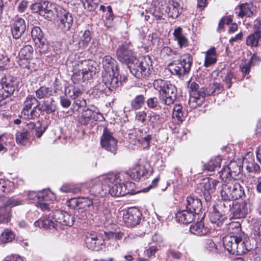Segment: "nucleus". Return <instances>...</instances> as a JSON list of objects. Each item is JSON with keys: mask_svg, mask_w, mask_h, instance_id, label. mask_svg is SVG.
Listing matches in <instances>:
<instances>
[{"mask_svg": "<svg viewBox=\"0 0 261 261\" xmlns=\"http://www.w3.org/2000/svg\"><path fill=\"white\" fill-rule=\"evenodd\" d=\"M117 177L114 173L101 176L89 184L87 189L91 196L104 197L110 194L112 196H123L129 193V190L118 186Z\"/></svg>", "mask_w": 261, "mask_h": 261, "instance_id": "nucleus-1", "label": "nucleus"}, {"mask_svg": "<svg viewBox=\"0 0 261 261\" xmlns=\"http://www.w3.org/2000/svg\"><path fill=\"white\" fill-rule=\"evenodd\" d=\"M15 189L14 183L9 180L0 179V223H7L10 220L11 210L8 207L22 205L24 202L13 197L8 198L3 196V193H9Z\"/></svg>", "mask_w": 261, "mask_h": 261, "instance_id": "nucleus-2", "label": "nucleus"}, {"mask_svg": "<svg viewBox=\"0 0 261 261\" xmlns=\"http://www.w3.org/2000/svg\"><path fill=\"white\" fill-rule=\"evenodd\" d=\"M153 86L159 92V99L162 103L169 106L176 99V88L170 82L161 79H156L154 81Z\"/></svg>", "mask_w": 261, "mask_h": 261, "instance_id": "nucleus-3", "label": "nucleus"}, {"mask_svg": "<svg viewBox=\"0 0 261 261\" xmlns=\"http://www.w3.org/2000/svg\"><path fill=\"white\" fill-rule=\"evenodd\" d=\"M221 196L225 201H231L241 198L245 195L243 187L237 179L229 178L222 180Z\"/></svg>", "mask_w": 261, "mask_h": 261, "instance_id": "nucleus-4", "label": "nucleus"}, {"mask_svg": "<svg viewBox=\"0 0 261 261\" xmlns=\"http://www.w3.org/2000/svg\"><path fill=\"white\" fill-rule=\"evenodd\" d=\"M27 196L29 200L37 199L36 206L43 211H49L53 207V202L56 199L55 194L49 190H43L38 192L29 191Z\"/></svg>", "mask_w": 261, "mask_h": 261, "instance_id": "nucleus-5", "label": "nucleus"}, {"mask_svg": "<svg viewBox=\"0 0 261 261\" xmlns=\"http://www.w3.org/2000/svg\"><path fill=\"white\" fill-rule=\"evenodd\" d=\"M93 62L91 60L78 61L74 67L72 79L79 82H84L92 78L97 72V69L93 66Z\"/></svg>", "mask_w": 261, "mask_h": 261, "instance_id": "nucleus-6", "label": "nucleus"}, {"mask_svg": "<svg viewBox=\"0 0 261 261\" xmlns=\"http://www.w3.org/2000/svg\"><path fill=\"white\" fill-rule=\"evenodd\" d=\"M148 172L144 169V167L140 165H136L129 170L115 174L117 177V181L118 186L126 188L127 185H132V182H127L129 178L135 180H139L141 178L146 176Z\"/></svg>", "mask_w": 261, "mask_h": 261, "instance_id": "nucleus-7", "label": "nucleus"}, {"mask_svg": "<svg viewBox=\"0 0 261 261\" xmlns=\"http://www.w3.org/2000/svg\"><path fill=\"white\" fill-rule=\"evenodd\" d=\"M192 63V57L190 54H186L170 63L168 67L172 74L180 77L189 72Z\"/></svg>", "mask_w": 261, "mask_h": 261, "instance_id": "nucleus-8", "label": "nucleus"}, {"mask_svg": "<svg viewBox=\"0 0 261 261\" xmlns=\"http://www.w3.org/2000/svg\"><path fill=\"white\" fill-rule=\"evenodd\" d=\"M141 60L135 58L127 66L133 75L137 78H143L149 74L151 65L150 58Z\"/></svg>", "mask_w": 261, "mask_h": 261, "instance_id": "nucleus-9", "label": "nucleus"}, {"mask_svg": "<svg viewBox=\"0 0 261 261\" xmlns=\"http://www.w3.org/2000/svg\"><path fill=\"white\" fill-rule=\"evenodd\" d=\"M19 90V82L12 75L5 76L0 80V97L4 99L11 97Z\"/></svg>", "mask_w": 261, "mask_h": 261, "instance_id": "nucleus-10", "label": "nucleus"}, {"mask_svg": "<svg viewBox=\"0 0 261 261\" xmlns=\"http://www.w3.org/2000/svg\"><path fill=\"white\" fill-rule=\"evenodd\" d=\"M243 166V160L231 161L219 172L220 177L222 180L237 179L236 177L241 174Z\"/></svg>", "mask_w": 261, "mask_h": 261, "instance_id": "nucleus-11", "label": "nucleus"}, {"mask_svg": "<svg viewBox=\"0 0 261 261\" xmlns=\"http://www.w3.org/2000/svg\"><path fill=\"white\" fill-rule=\"evenodd\" d=\"M102 82L110 90L116 89L121 84V75L118 71H102Z\"/></svg>", "mask_w": 261, "mask_h": 261, "instance_id": "nucleus-12", "label": "nucleus"}, {"mask_svg": "<svg viewBox=\"0 0 261 261\" xmlns=\"http://www.w3.org/2000/svg\"><path fill=\"white\" fill-rule=\"evenodd\" d=\"M117 142V140L112 134L105 128L100 139V145L102 148L115 155L118 149Z\"/></svg>", "mask_w": 261, "mask_h": 261, "instance_id": "nucleus-13", "label": "nucleus"}, {"mask_svg": "<svg viewBox=\"0 0 261 261\" xmlns=\"http://www.w3.org/2000/svg\"><path fill=\"white\" fill-rule=\"evenodd\" d=\"M129 43H125L120 45L116 50L117 59L126 65L129 64L136 57L133 54Z\"/></svg>", "mask_w": 261, "mask_h": 261, "instance_id": "nucleus-14", "label": "nucleus"}, {"mask_svg": "<svg viewBox=\"0 0 261 261\" xmlns=\"http://www.w3.org/2000/svg\"><path fill=\"white\" fill-rule=\"evenodd\" d=\"M251 208L248 200L233 203L231 213L235 219H241L246 217L250 212Z\"/></svg>", "mask_w": 261, "mask_h": 261, "instance_id": "nucleus-15", "label": "nucleus"}, {"mask_svg": "<svg viewBox=\"0 0 261 261\" xmlns=\"http://www.w3.org/2000/svg\"><path fill=\"white\" fill-rule=\"evenodd\" d=\"M220 184V181L212 178H208L203 180L202 184L200 185L201 190L206 201L211 200L212 193H214L216 187Z\"/></svg>", "mask_w": 261, "mask_h": 261, "instance_id": "nucleus-16", "label": "nucleus"}, {"mask_svg": "<svg viewBox=\"0 0 261 261\" xmlns=\"http://www.w3.org/2000/svg\"><path fill=\"white\" fill-rule=\"evenodd\" d=\"M142 213L135 207L129 208L123 214V220L128 227H134L138 225L141 219Z\"/></svg>", "mask_w": 261, "mask_h": 261, "instance_id": "nucleus-17", "label": "nucleus"}, {"mask_svg": "<svg viewBox=\"0 0 261 261\" xmlns=\"http://www.w3.org/2000/svg\"><path fill=\"white\" fill-rule=\"evenodd\" d=\"M53 219L56 224L62 225L71 226L73 225L75 218L72 215L60 210H57L52 215Z\"/></svg>", "mask_w": 261, "mask_h": 261, "instance_id": "nucleus-18", "label": "nucleus"}, {"mask_svg": "<svg viewBox=\"0 0 261 261\" xmlns=\"http://www.w3.org/2000/svg\"><path fill=\"white\" fill-rule=\"evenodd\" d=\"M10 27L13 38L18 39L25 32L27 25L23 19L16 17L13 20Z\"/></svg>", "mask_w": 261, "mask_h": 261, "instance_id": "nucleus-19", "label": "nucleus"}, {"mask_svg": "<svg viewBox=\"0 0 261 261\" xmlns=\"http://www.w3.org/2000/svg\"><path fill=\"white\" fill-rule=\"evenodd\" d=\"M85 243L88 249L98 251L102 249L105 241L100 236L91 233L86 237Z\"/></svg>", "mask_w": 261, "mask_h": 261, "instance_id": "nucleus-20", "label": "nucleus"}, {"mask_svg": "<svg viewBox=\"0 0 261 261\" xmlns=\"http://www.w3.org/2000/svg\"><path fill=\"white\" fill-rule=\"evenodd\" d=\"M59 23V27L63 30L68 31L72 25L73 18L70 13L64 9L60 10L58 13Z\"/></svg>", "mask_w": 261, "mask_h": 261, "instance_id": "nucleus-21", "label": "nucleus"}, {"mask_svg": "<svg viewBox=\"0 0 261 261\" xmlns=\"http://www.w3.org/2000/svg\"><path fill=\"white\" fill-rule=\"evenodd\" d=\"M100 114L99 110L94 107H91L90 108L84 110L81 115L78 117V121L82 125H87L91 119L96 120L98 118L95 116Z\"/></svg>", "mask_w": 261, "mask_h": 261, "instance_id": "nucleus-22", "label": "nucleus"}, {"mask_svg": "<svg viewBox=\"0 0 261 261\" xmlns=\"http://www.w3.org/2000/svg\"><path fill=\"white\" fill-rule=\"evenodd\" d=\"M243 165L248 172L254 173V174H259L260 173V167L255 162L252 153H247L243 158Z\"/></svg>", "mask_w": 261, "mask_h": 261, "instance_id": "nucleus-23", "label": "nucleus"}, {"mask_svg": "<svg viewBox=\"0 0 261 261\" xmlns=\"http://www.w3.org/2000/svg\"><path fill=\"white\" fill-rule=\"evenodd\" d=\"M189 93L190 98L189 102L193 100L197 102V100L202 101L206 96L205 90L203 88L199 89V85L195 82H192L189 86Z\"/></svg>", "mask_w": 261, "mask_h": 261, "instance_id": "nucleus-24", "label": "nucleus"}, {"mask_svg": "<svg viewBox=\"0 0 261 261\" xmlns=\"http://www.w3.org/2000/svg\"><path fill=\"white\" fill-rule=\"evenodd\" d=\"M36 227L43 228L51 231L54 229H58V224L55 220L53 219L52 215L49 217L44 216L40 218L34 223Z\"/></svg>", "mask_w": 261, "mask_h": 261, "instance_id": "nucleus-25", "label": "nucleus"}, {"mask_svg": "<svg viewBox=\"0 0 261 261\" xmlns=\"http://www.w3.org/2000/svg\"><path fill=\"white\" fill-rule=\"evenodd\" d=\"M202 203L200 199L194 196L187 198L186 209L195 216L199 214L202 209Z\"/></svg>", "mask_w": 261, "mask_h": 261, "instance_id": "nucleus-26", "label": "nucleus"}, {"mask_svg": "<svg viewBox=\"0 0 261 261\" xmlns=\"http://www.w3.org/2000/svg\"><path fill=\"white\" fill-rule=\"evenodd\" d=\"M42 9L40 12V15L43 16L45 18L51 20L54 18L57 10L55 5L51 4L47 1H43Z\"/></svg>", "mask_w": 261, "mask_h": 261, "instance_id": "nucleus-27", "label": "nucleus"}, {"mask_svg": "<svg viewBox=\"0 0 261 261\" xmlns=\"http://www.w3.org/2000/svg\"><path fill=\"white\" fill-rule=\"evenodd\" d=\"M238 241H239V238L236 236H226L223 240L224 247L228 252L234 254Z\"/></svg>", "mask_w": 261, "mask_h": 261, "instance_id": "nucleus-28", "label": "nucleus"}, {"mask_svg": "<svg viewBox=\"0 0 261 261\" xmlns=\"http://www.w3.org/2000/svg\"><path fill=\"white\" fill-rule=\"evenodd\" d=\"M252 249V245L251 244L249 239L245 238L242 239L239 238L238 246H236L234 254L241 255L248 252Z\"/></svg>", "mask_w": 261, "mask_h": 261, "instance_id": "nucleus-29", "label": "nucleus"}, {"mask_svg": "<svg viewBox=\"0 0 261 261\" xmlns=\"http://www.w3.org/2000/svg\"><path fill=\"white\" fill-rule=\"evenodd\" d=\"M236 13L241 18L251 17L253 15L254 6L252 3L242 4L236 9Z\"/></svg>", "mask_w": 261, "mask_h": 261, "instance_id": "nucleus-30", "label": "nucleus"}, {"mask_svg": "<svg viewBox=\"0 0 261 261\" xmlns=\"http://www.w3.org/2000/svg\"><path fill=\"white\" fill-rule=\"evenodd\" d=\"M195 216L185 209L179 211L176 214V219L178 222L182 224H188L192 222L195 219Z\"/></svg>", "mask_w": 261, "mask_h": 261, "instance_id": "nucleus-31", "label": "nucleus"}, {"mask_svg": "<svg viewBox=\"0 0 261 261\" xmlns=\"http://www.w3.org/2000/svg\"><path fill=\"white\" fill-rule=\"evenodd\" d=\"M103 71H118L116 61L110 56H105L102 60Z\"/></svg>", "mask_w": 261, "mask_h": 261, "instance_id": "nucleus-32", "label": "nucleus"}, {"mask_svg": "<svg viewBox=\"0 0 261 261\" xmlns=\"http://www.w3.org/2000/svg\"><path fill=\"white\" fill-rule=\"evenodd\" d=\"M220 74L222 81L225 84V87L229 89L232 83L235 81L233 73L228 69H224L221 71Z\"/></svg>", "mask_w": 261, "mask_h": 261, "instance_id": "nucleus-33", "label": "nucleus"}, {"mask_svg": "<svg viewBox=\"0 0 261 261\" xmlns=\"http://www.w3.org/2000/svg\"><path fill=\"white\" fill-rule=\"evenodd\" d=\"M37 107H33L32 109H22L20 117L26 120H35L40 116V113L37 111Z\"/></svg>", "mask_w": 261, "mask_h": 261, "instance_id": "nucleus-34", "label": "nucleus"}, {"mask_svg": "<svg viewBox=\"0 0 261 261\" xmlns=\"http://www.w3.org/2000/svg\"><path fill=\"white\" fill-rule=\"evenodd\" d=\"M179 5L178 3L170 1L166 9V12L167 13L169 17H172L173 19L177 18L179 14Z\"/></svg>", "mask_w": 261, "mask_h": 261, "instance_id": "nucleus-35", "label": "nucleus"}, {"mask_svg": "<svg viewBox=\"0 0 261 261\" xmlns=\"http://www.w3.org/2000/svg\"><path fill=\"white\" fill-rule=\"evenodd\" d=\"M145 97L143 94L137 95L130 101V105L131 109L136 111L141 109L145 104Z\"/></svg>", "mask_w": 261, "mask_h": 261, "instance_id": "nucleus-36", "label": "nucleus"}, {"mask_svg": "<svg viewBox=\"0 0 261 261\" xmlns=\"http://www.w3.org/2000/svg\"><path fill=\"white\" fill-rule=\"evenodd\" d=\"M221 164V158L219 156L212 158L203 165V169L207 171H213L219 168Z\"/></svg>", "mask_w": 261, "mask_h": 261, "instance_id": "nucleus-37", "label": "nucleus"}, {"mask_svg": "<svg viewBox=\"0 0 261 261\" xmlns=\"http://www.w3.org/2000/svg\"><path fill=\"white\" fill-rule=\"evenodd\" d=\"M190 231L195 235L202 236L206 234L208 230L204 226L203 223L200 221L191 225L190 227Z\"/></svg>", "mask_w": 261, "mask_h": 261, "instance_id": "nucleus-38", "label": "nucleus"}, {"mask_svg": "<svg viewBox=\"0 0 261 261\" xmlns=\"http://www.w3.org/2000/svg\"><path fill=\"white\" fill-rule=\"evenodd\" d=\"M216 61L217 59L215 48H211L206 51L205 53L204 65L207 67L214 64Z\"/></svg>", "mask_w": 261, "mask_h": 261, "instance_id": "nucleus-39", "label": "nucleus"}, {"mask_svg": "<svg viewBox=\"0 0 261 261\" xmlns=\"http://www.w3.org/2000/svg\"><path fill=\"white\" fill-rule=\"evenodd\" d=\"M185 113L182 111V107L180 104H176L173 107L172 118L176 119L177 122H181L185 118Z\"/></svg>", "mask_w": 261, "mask_h": 261, "instance_id": "nucleus-40", "label": "nucleus"}, {"mask_svg": "<svg viewBox=\"0 0 261 261\" xmlns=\"http://www.w3.org/2000/svg\"><path fill=\"white\" fill-rule=\"evenodd\" d=\"M36 96L38 99L48 98L53 95V92L51 88L42 86L36 91Z\"/></svg>", "mask_w": 261, "mask_h": 261, "instance_id": "nucleus-41", "label": "nucleus"}, {"mask_svg": "<svg viewBox=\"0 0 261 261\" xmlns=\"http://www.w3.org/2000/svg\"><path fill=\"white\" fill-rule=\"evenodd\" d=\"M38 110L45 112L47 114H50L54 113L57 110V106L55 103V101L51 99L49 102L44 101L41 107L38 108Z\"/></svg>", "mask_w": 261, "mask_h": 261, "instance_id": "nucleus-42", "label": "nucleus"}, {"mask_svg": "<svg viewBox=\"0 0 261 261\" xmlns=\"http://www.w3.org/2000/svg\"><path fill=\"white\" fill-rule=\"evenodd\" d=\"M173 35L180 47L187 45V39L183 35L181 28H176L174 31Z\"/></svg>", "mask_w": 261, "mask_h": 261, "instance_id": "nucleus-43", "label": "nucleus"}, {"mask_svg": "<svg viewBox=\"0 0 261 261\" xmlns=\"http://www.w3.org/2000/svg\"><path fill=\"white\" fill-rule=\"evenodd\" d=\"M40 101L33 95H29L27 97L23 102V108L22 109H32L33 107H37V109L40 105Z\"/></svg>", "mask_w": 261, "mask_h": 261, "instance_id": "nucleus-44", "label": "nucleus"}, {"mask_svg": "<svg viewBox=\"0 0 261 261\" xmlns=\"http://www.w3.org/2000/svg\"><path fill=\"white\" fill-rule=\"evenodd\" d=\"M33 48L30 45L24 46L19 52V56L22 59L29 60L32 57Z\"/></svg>", "mask_w": 261, "mask_h": 261, "instance_id": "nucleus-45", "label": "nucleus"}, {"mask_svg": "<svg viewBox=\"0 0 261 261\" xmlns=\"http://www.w3.org/2000/svg\"><path fill=\"white\" fill-rule=\"evenodd\" d=\"M36 47V50L39 52L40 54H45L49 48V46L45 38L40 40H37L34 41Z\"/></svg>", "mask_w": 261, "mask_h": 261, "instance_id": "nucleus-46", "label": "nucleus"}, {"mask_svg": "<svg viewBox=\"0 0 261 261\" xmlns=\"http://www.w3.org/2000/svg\"><path fill=\"white\" fill-rule=\"evenodd\" d=\"M224 86L219 83L214 82L205 90L206 95H212L215 93H219L224 90Z\"/></svg>", "mask_w": 261, "mask_h": 261, "instance_id": "nucleus-47", "label": "nucleus"}, {"mask_svg": "<svg viewBox=\"0 0 261 261\" xmlns=\"http://www.w3.org/2000/svg\"><path fill=\"white\" fill-rule=\"evenodd\" d=\"M148 118L150 124L153 127L159 126L164 121L163 119L160 115L153 112L149 113Z\"/></svg>", "mask_w": 261, "mask_h": 261, "instance_id": "nucleus-48", "label": "nucleus"}, {"mask_svg": "<svg viewBox=\"0 0 261 261\" xmlns=\"http://www.w3.org/2000/svg\"><path fill=\"white\" fill-rule=\"evenodd\" d=\"M65 93L67 96L74 99L80 96L82 92L77 87L70 86L65 89Z\"/></svg>", "mask_w": 261, "mask_h": 261, "instance_id": "nucleus-49", "label": "nucleus"}, {"mask_svg": "<svg viewBox=\"0 0 261 261\" xmlns=\"http://www.w3.org/2000/svg\"><path fill=\"white\" fill-rule=\"evenodd\" d=\"M91 40V32L89 30H86L81 37L79 42L80 48H85L89 44Z\"/></svg>", "mask_w": 261, "mask_h": 261, "instance_id": "nucleus-50", "label": "nucleus"}, {"mask_svg": "<svg viewBox=\"0 0 261 261\" xmlns=\"http://www.w3.org/2000/svg\"><path fill=\"white\" fill-rule=\"evenodd\" d=\"M210 218L212 223L216 224L217 226H221L223 223V216L219 212L214 211L211 212Z\"/></svg>", "mask_w": 261, "mask_h": 261, "instance_id": "nucleus-51", "label": "nucleus"}, {"mask_svg": "<svg viewBox=\"0 0 261 261\" xmlns=\"http://www.w3.org/2000/svg\"><path fill=\"white\" fill-rule=\"evenodd\" d=\"M261 37L260 33H253L249 35L246 40V44L251 47L257 46L258 39Z\"/></svg>", "mask_w": 261, "mask_h": 261, "instance_id": "nucleus-52", "label": "nucleus"}, {"mask_svg": "<svg viewBox=\"0 0 261 261\" xmlns=\"http://www.w3.org/2000/svg\"><path fill=\"white\" fill-rule=\"evenodd\" d=\"M12 139L8 136L2 135L0 136V152L4 153L7 151L8 147L11 143Z\"/></svg>", "mask_w": 261, "mask_h": 261, "instance_id": "nucleus-53", "label": "nucleus"}, {"mask_svg": "<svg viewBox=\"0 0 261 261\" xmlns=\"http://www.w3.org/2000/svg\"><path fill=\"white\" fill-rule=\"evenodd\" d=\"M14 239L13 232L9 229H6L1 234L0 240L3 243H8L11 242Z\"/></svg>", "mask_w": 261, "mask_h": 261, "instance_id": "nucleus-54", "label": "nucleus"}, {"mask_svg": "<svg viewBox=\"0 0 261 261\" xmlns=\"http://www.w3.org/2000/svg\"><path fill=\"white\" fill-rule=\"evenodd\" d=\"M29 139V134L27 131L19 132L16 134V141L17 144L25 145Z\"/></svg>", "mask_w": 261, "mask_h": 261, "instance_id": "nucleus-55", "label": "nucleus"}, {"mask_svg": "<svg viewBox=\"0 0 261 261\" xmlns=\"http://www.w3.org/2000/svg\"><path fill=\"white\" fill-rule=\"evenodd\" d=\"M31 36L34 41L44 38L42 30L38 27H34L33 28L31 31Z\"/></svg>", "mask_w": 261, "mask_h": 261, "instance_id": "nucleus-56", "label": "nucleus"}, {"mask_svg": "<svg viewBox=\"0 0 261 261\" xmlns=\"http://www.w3.org/2000/svg\"><path fill=\"white\" fill-rule=\"evenodd\" d=\"M104 203V199L103 197L98 198L96 197H94V198H92V206L93 207H95V212H97L98 211L102 210L103 208V204Z\"/></svg>", "mask_w": 261, "mask_h": 261, "instance_id": "nucleus-57", "label": "nucleus"}, {"mask_svg": "<svg viewBox=\"0 0 261 261\" xmlns=\"http://www.w3.org/2000/svg\"><path fill=\"white\" fill-rule=\"evenodd\" d=\"M152 139V136L148 134L146 136L141 138L139 142L144 149H149L150 147V142Z\"/></svg>", "mask_w": 261, "mask_h": 261, "instance_id": "nucleus-58", "label": "nucleus"}, {"mask_svg": "<svg viewBox=\"0 0 261 261\" xmlns=\"http://www.w3.org/2000/svg\"><path fill=\"white\" fill-rule=\"evenodd\" d=\"M67 205L72 209L74 210H80L82 209V207L80 205L81 204V198H71L67 201Z\"/></svg>", "mask_w": 261, "mask_h": 261, "instance_id": "nucleus-59", "label": "nucleus"}, {"mask_svg": "<svg viewBox=\"0 0 261 261\" xmlns=\"http://www.w3.org/2000/svg\"><path fill=\"white\" fill-rule=\"evenodd\" d=\"M204 244L205 248L210 252H215L217 249L216 245L211 239H205Z\"/></svg>", "mask_w": 261, "mask_h": 261, "instance_id": "nucleus-60", "label": "nucleus"}, {"mask_svg": "<svg viewBox=\"0 0 261 261\" xmlns=\"http://www.w3.org/2000/svg\"><path fill=\"white\" fill-rule=\"evenodd\" d=\"M92 205V197H82L81 198L80 205L82 209L89 207Z\"/></svg>", "mask_w": 261, "mask_h": 261, "instance_id": "nucleus-61", "label": "nucleus"}, {"mask_svg": "<svg viewBox=\"0 0 261 261\" xmlns=\"http://www.w3.org/2000/svg\"><path fill=\"white\" fill-rule=\"evenodd\" d=\"M85 9L89 11H92L95 10L98 5L94 2L90 0H86L83 3Z\"/></svg>", "mask_w": 261, "mask_h": 261, "instance_id": "nucleus-62", "label": "nucleus"}, {"mask_svg": "<svg viewBox=\"0 0 261 261\" xmlns=\"http://www.w3.org/2000/svg\"><path fill=\"white\" fill-rule=\"evenodd\" d=\"M147 113L144 111H140L136 112L135 119L136 120L144 123L146 120Z\"/></svg>", "mask_w": 261, "mask_h": 261, "instance_id": "nucleus-63", "label": "nucleus"}, {"mask_svg": "<svg viewBox=\"0 0 261 261\" xmlns=\"http://www.w3.org/2000/svg\"><path fill=\"white\" fill-rule=\"evenodd\" d=\"M147 107L150 109H155L159 105L158 98L156 97H150L146 100Z\"/></svg>", "mask_w": 261, "mask_h": 261, "instance_id": "nucleus-64", "label": "nucleus"}]
</instances>
